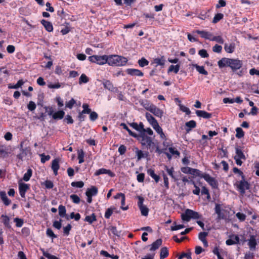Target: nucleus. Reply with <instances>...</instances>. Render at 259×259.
Listing matches in <instances>:
<instances>
[{"label":"nucleus","instance_id":"4c0bfd02","mask_svg":"<svg viewBox=\"0 0 259 259\" xmlns=\"http://www.w3.org/2000/svg\"><path fill=\"white\" fill-rule=\"evenodd\" d=\"M32 169L31 168L28 169L27 172L24 174L23 176V180L25 182L28 181L30 180L31 177L32 176Z\"/></svg>","mask_w":259,"mask_h":259},{"label":"nucleus","instance_id":"ea45409f","mask_svg":"<svg viewBox=\"0 0 259 259\" xmlns=\"http://www.w3.org/2000/svg\"><path fill=\"white\" fill-rule=\"evenodd\" d=\"M78 159L79 163H82L84 162V152L82 149L78 150Z\"/></svg>","mask_w":259,"mask_h":259},{"label":"nucleus","instance_id":"e2e57ef3","mask_svg":"<svg viewBox=\"0 0 259 259\" xmlns=\"http://www.w3.org/2000/svg\"><path fill=\"white\" fill-rule=\"evenodd\" d=\"M75 103V100L73 99H71L70 101L66 103V107L71 109Z\"/></svg>","mask_w":259,"mask_h":259},{"label":"nucleus","instance_id":"72a5a7b5","mask_svg":"<svg viewBox=\"0 0 259 259\" xmlns=\"http://www.w3.org/2000/svg\"><path fill=\"white\" fill-rule=\"evenodd\" d=\"M140 104L147 110H150L153 104H150L147 100H141L139 101Z\"/></svg>","mask_w":259,"mask_h":259},{"label":"nucleus","instance_id":"052dcab7","mask_svg":"<svg viewBox=\"0 0 259 259\" xmlns=\"http://www.w3.org/2000/svg\"><path fill=\"white\" fill-rule=\"evenodd\" d=\"M174 226H172L170 227V230L171 231H176L179 230L180 229L184 228L185 227V226L184 225H176V223L175 222L174 223Z\"/></svg>","mask_w":259,"mask_h":259},{"label":"nucleus","instance_id":"f257e3e1","mask_svg":"<svg viewBox=\"0 0 259 259\" xmlns=\"http://www.w3.org/2000/svg\"><path fill=\"white\" fill-rule=\"evenodd\" d=\"M218 65L220 68L230 67L235 72L241 68L243 63L241 60L238 59L223 58L218 62Z\"/></svg>","mask_w":259,"mask_h":259},{"label":"nucleus","instance_id":"1a4fd4ad","mask_svg":"<svg viewBox=\"0 0 259 259\" xmlns=\"http://www.w3.org/2000/svg\"><path fill=\"white\" fill-rule=\"evenodd\" d=\"M31 155V148L29 146L25 147L24 149L20 150V153L17 155L16 157L20 160H23V158L27 156Z\"/></svg>","mask_w":259,"mask_h":259},{"label":"nucleus","instance_id":"f3484780","mask_svg":"<svg viewBox=\"0 0 259 259\" xmlns=\"http://www.w3.org/2000/svg\"><path fill=\"white\" fill-rule=\"evenodd\" d=\"M196 32L197 34H200L201 37L211 40V38H212V34L210 32L199 30H197L196 31Z\"/></svg>","mask_w":259,"mask_h":259},{"label":"nucleus","instance_id":"7c9ffc66","mask_svg":"<svg viewBox=\"0 0 259 259\" xmlns=\"http://www.w3.org/2000/svg\"><path fill=\"white\" fill-rule=\"evenodd\" d=\"M186 126H187L188 128H186V132L187 133H189L192 128H195L196 126V123L194 120H190L188 122H187L185 123Z\"/></svg>","mask_w":259,"mask_h":259},{"label":"nucleus","instance_id":"dca6fc26","mask_svg":"<svg viewBox=\"0 0 259 259\" xmlns=\"http://www.w3.org/2000/svg\"><path fill=\"white\" fill-rule=\"evenodd\" d=\"M149 111L158 117H161L163 114V112L154 105L152 106Z\"/></svg>","mask_w":259,"mask_h":259},{"label":"nucleus","instance_id":"13d9d810","mask_svg":"<svg viewBox=\"0 0 259 259\" xmlns=\"http://www.w3.org/2000/svg\"><path fill=\"white\" fill-rule=\"evenodd\" d=\"M72 228V226L70 224H68L66 227H63V233L66 236H68L69 234V232Z\"/></svg>","mask_w":259,"mask_h":259},{"label":"nucleus","instance_id":"603ef678","mask_svg":"<svg viewBox=\"0 0 259 259\" xmlns=\"http://www.w3.org/2000/svg\"><path fill=\"white\" fill-rule=\"evenodd\" d=\"M83 110L81 111V113L89 114L91 112V109L89 108V106L87 103H84L82 105Z\"/></svg>","mask_w":259,"mask_h":259},{"label":"nucleus","instance_id":"f8f14e48","mask_svg":"<svg viewBox=\"0 0 259 259\" xmlns=\"http://www.w3.org/2000/svg\"><path fill=\"white\" fill-rule=\"evenodd\" d=\"M215 213L217 214V220H221L225 219L224 213L222 212V207L220 204L215 203L214 208Z\"/></svg>","mask_w":259,"mask_h":259},{"label":"nucleus","instance_id":"de8ad7c7","mask_svg":"<svg viewBox=\"0 0 259 259\" xmlns=\"http://www.w3.org/2000/svg\"><path fill=\"white\" fill-rule=\"evenodd\" d=\"M138 63L139 66L142 67L146 66L149 64V61L144 57L139 60Z\"/></svg>","mask_w":259,"mask_h":259},{"label":"nucleus","instance_id":"bf43d9fd","mask_svg":"<svg viewBox=\"0 0 259 259\" xmlns=\"http://www.w3.org/2000/svg\"><path fill=\"white\" fill-rule=\"evenodd\" d=\"M70 218L71 219H74L75 221H78L80 219V215L79 213H74V212H72L70 214Z\"/></svg>","mask_w":259,"mask_h":259},{"label":"nucleus","instance_id":"0e129e2a","mask_svg":"<svg viewBox=\"0 0 259 259\" xmlns=\"http://www.w3.org/2000/svg\"><path fill=\"white\" fill-rule=\"evenodd\" d=\"M46 234L48 236L51 237L52 239L57 237V236L54 233L52 230L50 228L47 229Z\"/></svg>","mask_w":259,"mask_h":259},{"label":"nucleus","instance_id":"b1692460","mask_svg":"<svg viewBox=\"0 0 259 259\" xmlns=\"http://www.w3.org/2000/svg\"><path fill=\"white\" fill-rule=\"evenodd\" d=\"M235 49V44L234 42L231 44L226 43L224 46V49L225 51L228 53H232L234 52Z\"/></svg>","mask_w":259,"mask_h":259},{"label":"nucleus","instance_id":"79ce46f5","mask_svg":"<svg viewBox=\"0 0 259 259\" xmlns=\"http://www.w3.org/2000/svg\"><path fill=\"white\" fill-rule=\"evenodd\" d=\"M191 175L198 176L202 178V176L204 175L205 174L202 173L199 169L191 168Z\"/></svg>","mask_w":259,"mask_h":259},{"label":"nucleus","instance_id":"680f3d73","mask_svg":"<svg viewBox=\"0 0 259 259\" xmlns=\"http://www.w3.org/2000/svg\"><path fill=\"white\" fill-rule=\"evenodd\" d=\"M198 54L202 57V58H207L209 56L208 54L207 53V51L205 49H201L199 50L198 52Z\"/></svg>","mask_w":259,"mask_h":259},{"label":"nucleus","instance_id":"6ab92c4d","mask_svg":"<svg viewBox=\"0 0 259 259\" xmlns=\"http://www.w3.org/2000/svg\"><path fill=\"white\" fill-rule=\"evenodd\" d=\"M162 240L161 239H158L151 245L150 248L151 251H155L162 245Z\"/></svg>","mask_w":259,"mask_h":259},{"label":"nucleus","instance_id":"2eb2a0df","mask_svg":"<svg viewBox=\"0 0 259 259\" xmlns=\"http://www.w3.org/2000/svg\"><path fill=\"white\" fill-rule=\"evenodd\" d=\"M126 72L131 76H143V73L139 69L128 68L126 70Z\"/></svg>","mask_w":259,"mask_h":259},{"label":"nucleus","instance_id":"58836bf2","mask_svg":"<svg viewBox=\"0 0 259 259\" xmlns=\"http://www.w3.org/2000/svg\"><path fill=\"white\" fill-rule=\"evenodd\" d=\"M1 217L3 219V223L5 227L10 228L11 226L10 224V218L6 215H2Z\"/></svg>","mask_w":259,"mask_h":259},{"label":"nucleus","instance_id":"4d7b16f0","mask_svg":"<svg viewBox=\"0 0 259 259\" xmlns=\"http://www.w3.org/2000/svg\"><path fill=\"white\" fill-rule=\"evenodd\" d=\"M14 221L16 223L17 227H21L24 223V221L22 219L18 218H15Z\"/></svg>","mask_w":259,"mask_h":259},{"label":"nucleus","instance_id":"0eeeda50","mask_svg":"<svg viewBox=\"0 0 259 259\" xmlns=\"http://www.w3.org/2000/svg\"><path fill=\"white\" fill-rule=\"evenodd\" d=\"M137 198L138 199L137 205L141 211V214L143 216H147L148 215L149 209L143 204L144 199L142 196H137Z\"/></svg>","mask_w":259,"mask_h":259},{"label":"nucleus","instance_id":"774afa93","mask_svg":"<svg viewBox=\"0 0 259 259\" xmlns=\"http://www.w3.org/2000/svg\"><path fill=\"white\" fill-rule=\"evenodd\" d=\"M89 114H90V118L91 121H95L98 117V114L95 111H91Z\"/></svg>","mask_w":259,"mask_h":259},{"label":"nucleus","instance_id":"20e7f679","mask_svg":"<svg viewBox=\"0 0 259 259\" xmlns=\"http://www.w3.org/2000/svg\"><path fill=\"white\" fill-rule=\"evenodd\" d=\"M182 219L186 222H189L191 219H201L202 215L198 212L190 209H187L185 212L181 215Z\"/></svg>","mask_w":259,"mask_h":259},{"label":"nucleus","instance_id":"bb28decb","mask_svg":"<svg viewBox=\"0 0 259 259\" xmlns=\"http://www.w3.org/2000/svg\"><path fill=\"white\" fill-rule=\"evenodd\" d=\"M0 197L5 205L8 206L11 203V200L7 197L5 191H1L0 192Z\"/></svg>","mask_w":259,"mask_h":259},{"label":"nucleus","instance_id":"6e6d98bb","mask_svg":"<svg viewBox=\"0 0 259 259\" xmlns=\"http://www.w3.org/2000/svg\"><path fill=\"white\" fill-rule=\"evenodd\" d=\"M70 197L73 202L75 204H78L80 201L79 197L77 195L72 194L70 196Z\"/></svg>","mask_w":259,"mask_h":259},{"label":"nucleus","instance_id":"f03ea898","mask_svg":"<svg viewBox=\"0 0 259 259\" xmlns=\"http://www.w3.org/2000/svg\"><path fill=\"white\" fill-rule=\"evenodd\" d=\"M127 62L126 58L117 55H111L108 56L107 63L112 66H123Z\"/></svg>","mask_w":259,"mask_h":259},{"label":"nucleus","instance_id":"39448f33","mask_svg":"<svg viewBox=\"0 0 259 259\" xmlns=\"http://www.w3.org/2000/svg\"><path fill=\"white\" fill-rule=\"evenodd\" d=\"M234 186L242 196L245 193L246 190L250 189V184L247 181H246L245 178L241 179L240 181H236L234 184Z\"/></svg>","mask_w":259,"mask_h":259},{"label":"nucleus","instance_id":"c85d7f7f","mask_svg":"<svg viewBox=\"0 0 259 259\" xmlns=\"http://www.w3.org/2000/svg\"><path fill=\"white\" fill-rule=\"evenodd\" d=\"M193 66L196 68V70L200 73L204 75H208V72L205 70L204 67L203 66H199L197 64L193 65Z\"/></svg>","mask_w":259,"mask_h":259},{"label":"nucleus","instance_id":"e433bc0d","mask_svg":"<svg viewBox=\"0 0 259 259\" xmlns=\"http://www.w3.org/2000/svg\"><path fill=\"white\" fill-rule=\"evenodd\" d=\"M165 170L167 171V174L176 181L178 180L177 178V176L176 175L174 174V168L171 167L170 168H168L167 166H165Z\"/></svg>","mask_w":259,"mask_h":259},{"label":"nucleus","instance_id":"cd10ccee","mask_svg":"<svg viewBox=\"0 0 259 259\" xmlns=\"http://www.w3.org/2000/svg\"><path fill=\"white\" fill-rule=\"evenodd\" d=\"M145 116L149 123L152 126L156 124L157 123H158L157 121L155 119V118L153 117V116L150 113L146 112L145 114Z\"/></svg>","mask_w":259,"mask_h":259},{"label":"nucleus","instance_id":"7ed1b4c3","mask_svg":"<svg viewBox=\"0 0 259 259\" xmlns=\"http://www.w3.org/2000/svg\"><path fill=\"white\" fill-rule=\"evenodd\" d=\"M136 138L140 142V143L143 146H145L147 149H149L150 152L153 151L155 144L151 137H148L146 134L143 132L137 135Z\"/></svg>","mask_w":259,"mask_h":259},{"label":"nucleus","instance_id":"aec40b11","mask_svg":"<svg viewBox=\"0 0 259 259\" xmlns=\"http://www.w3.org/2000/svg\"><path fill=\"white\" fill-rule=\"evenodd\" d=\"M52 169L53 170L54 174L55 176L58 174V170L59 169L60 165L59 164V160L58 159H55L53 160L52 163Z\"/></svg>","mask_w":259,"mask_h":259},{"label":"nucleus","instance_id":"2f4dec72","mask_svg":"<svg viewBox=\"0 0 259 259\" xmlns=\"http://www.w3.org/2000/svg\"><path fill=\"white\" fill-rule=\"evenodd\" d=\"M8 156L7 147L4 145H0V158H5Z\"/></svg>","mask_w":259,"mask_h":259},{"label":"nucleus","instance_id":"f704fd0d","mask_svg":"<svg viewBox=\"0 0 259 259\" xmlns=\"http://www.w3.org/2000/svg\"><path fill=\"white\" fill-rule=\"evenodd\" d=\"M65 112L63 110L58 111L53 114V118L54 119H61L63 118Z\"/></svg>","mask_w":259,"mask_h":259},{"label":"nucleus","instance_id":"864d4df0","mask_svg":"<svg viewBox=\"0 0 259 259\" xmlns=\"http://www.w3.org/2000/svg\"><path fill=\"white\" fill-rule=\"evenodd\" d=\"M71 185L74 187L82 188L84 186V183L82 181L73 182Z\"/></svg>","mask_w":259,"mask_h":259},{"label":"nucleus","instance_id":"393cba45","mask_svg":"<svg viewBox=\"0 0 259 259\" xmlns=\"http://www.w3.org/2000/svg\"><path fill=\"white\" fill-rule=\"evenodd\" d=\"M41 23L48 32H52L53 30V27L51 22L42 19Z\"/></svg>","mask_w":259,"mask_h":259},{"label":"nucleus","instance_id":"473e14b6","mask_svg":"<svg viewBox=\"0 0 259 259\" xmlns=\"http://www.w3.org/2000/svg\"><path fill=\"white\" fill-rule=\"evenodd\" d=\"M168 255V250L166 247H163L160 251V258L164 259Z\"/></svg>","mask_w":259,"mask_h":259},{"label":"nucleus","instance_id":"4be33fe9","mask_svg":"<svg viewBox=\"0 0 259 259\" xmlns=\"http://www.w3.org/2000/svg\"><path fill=\"white\" fill-rule=\"evenodd\" d=\"M212 252L217 256L218 259H224L223 256L225 254V251L222 249H219L218 247H215Z\"/></svg>","mask_w":259,"mask_h":259},{"label":"nucleus","instance_id":"ddd939ff","mask_svg":"<svg viewBox=\"0 0 259 259\" xmlns=\"http://www.w3.org/2000/svg\"><path fill=\"white\" fill-rule=\"evenodd\" d=\"M102 174H107L110 177H114L115 176V174L111 171L110 170L104 168H102L97 170L95 173V175L96 176H98Z\"/></svg>","mask_w":259,"mask_h":259},{"label":"nucleus","instance_id":"412c9836","mask_svg":"<svg viewBox=\"0 0 259 259\" xmlns=\"http://www.w3.org/2000/svg\"><path fill=\"white\" fill-rule=\"evenodd\" d=\"M103 84L104 87V88L111 91H114L115 89L116 91L117 89L114 87L112 83L108 80H104L103 81Z\"/></svg>","mask_w":259,"mask_h":259},{"label":"nucleus","instance_id":"3c124183","mask_svg":"<svg viewBox=\"0 0 259 259\" xmlns=\"http://www.w3.org/2000/svg\"><path fill=\"white\" fill-rule=\"evenodd\" d=\"M223 17H224V15L222 13L217 14L214 16V17L213 19L212 23H218L219 21H220L221 19H223Z\"/></svg>","mask_w":259,"mask_h":259},{"label":"nucleus","instance_id":"c756f323","mask_svg":"<svg viewBox=\"0 0 259 259\" xmlns=\"http://www.w3.org/2000/svg\"><path fill=\"white\" fill-rule=\"evenodd\" d=\"M58 210H59V214L61 217H62V218L66 217L67 220L69 219V218L66 217V208L64 206H63L62 205H59V207H58Z\"/></svg>","mask_w":259,"mask_h":259},{"label":"nucleus","instance_id":"9b49d317","mask_svg":"<svg viewBox=\"0 0 259 259\" xmlns=\"http://www.w3.org/2000/svg\"><path fill=\"white\" fill-rule=\"evenodd\" d=\"M257 244V243L256 240V236L253 235H250V238L248 240V245L250 250L252 251L255 250Z\"/></svg>","mask_w":259,"mask_h":259},{"label":"nucleus","instance_id":"a19ab883","mask_svg":"<svg viewBox=\"0 0 259 259\" xmlns=\"http://www.w3.org/2000/svg\"><path fill=\"white\" fill-rule=\"evenodd\" d=\"M120 126H122L124 129L126 130L129 135L134 138L137 137V134L133 132L128 127V126L124 123H122L120 124Z\"/></svg>","mask_w":259,"mask_h":259},{"label":"nucleus","instance_id":"8fccbe9b","mask_svg":"<svg viewBox=\"0 0 259 259\" xmlns=\"http://www.w3.org/2000/svg\"><path fill=\"white\" fill-rule=\"evenodd\" d=\"M89 81V78L84 74H82L79 79V83H85Z\"/></svg>","mask_w":259,"mask_h":259},{"label":"nucleus","instance_id":"338daca9","mask_svg":"<svg viewBox=\"0 0 259 259\" xmlns=\"http://www.w3.org/2000/svg\"><path fill=\"white\" fill-rule=\"evenodd\" d=\"M236 216L241 222L244 221L246 219V215L245 214H244L243 213H241L240 212H237L236 214Z\"/></svg>","mask_w":259,"mask_h":259},{"label":"nucleus","instance_id":"09e8293b","mask_svg":"<svg viewBox=\"0 0 259 259\" xmlns=\"http://www.w3.org/2000/svg\"><path fill=\"white\" fill-rule=\"evenodd\" d=\"M236 137L239 139L242 138L244 136V133L241 127H237L236 129Z\"/></svg>","mask_w":259,"mask_h":259},{"label":"nucleus","instance_id":"37998d69","mask_svg":"<svg viewBox=\"0 0 259 259\" xmlns=\"http://www.w3.org/2000/svg\"><path fill=\"white\" fill-rule=\"evenodd\" d=\"M115 209V207H111L110 208H107L105 213V217L106 219H109Z\"/></svg>","mask_w":259,"mask_h":259},{"label":"nucleus","instance_id":"5701e85b","mask_svg":"<svg viewBox=\"0 0 259 259\" xmlns=\"http://www.w3.org/2000/svg\"><path fill=\"white\" fill-rule=\"evenodd\" d=\"M235 153L236 155L234 157L236 158L237 157L238 158H241L243 160L246 159V157L240 147L238 146L235 147Z\"/></svg>","mask_w":259,"mask_h":259},{"label":"nucleus","instance_id":"a18cd8bd","mask_svg":"<svg viewBox=\"0 0 259 259\" xmlns=\"http://www.w3.org/2000/svg\"><path fill=\"white\" fill-rule=\"evenodd\" d=\"M24 83V81L23 80L20 79L18 81L17 83L16 84H15L14 85H12L11 84H9L8 85V88L9 89H18L20 87H21Z\"/></svg>","mask_w":259,"mask_h":259},{"label":"nucleus","instance_id":"c9c22d12","mask_svg":"<svg viewBox=\"0 0 259 259\" xmlns=\"http://www.w3.org/2000/svg\"><path fill=\"white\" fill-rule=\"evenodd\" d=\"M85 222H88L89 224H91L94 222L97 221L96 216L95 213H92L91 215H87L84 220Z\"/></svg>","mask_w":259,"mask_h":259},{"label":"nucleus","instance_id":"a211bd4d","mask_svg":"<svg viewBox=\"0 0 259 259\" xmlns=\"http://www.w3.org/2000/svg\"><path fill=\"white\" fill-rule=\"evenodd\" d=\"M196 115L200 117H202L205 119H209L211 117V114L208 113L203 110H196Z\"/></svg>","mask_w":259,"mask_h":259},{"label":"nucleus","instance_id":"69168bd1","mask_svg":"<svg viewBox=\"0 0 259 259\" xmlns=\"http://www.w3.org/2000/svg\"><path fill=\"white\" fill-rule=\"evenodd\" d=\"M27 108L31 111H34L36 108L35 103L32 101H30L27 105Z\"/></svg>","mask_w":259,"mask_h":259},{"label":"nucleus","instance_id":"a878e982","mask_svg":"<svg viewBox=\"0 0 259 259\" xmlns=\"http://www.w3.org/2000/svg\"><path fill=\"white\" fill-rule=\"evenodd\" d=\"M98 193V188L95 186H92L90 188H88L85 192L86 195H90L91 196H95Z\"/></svg>","mask_w":259,"mask_h":259},{"label":"nucleus","instance_id":"4468645a","mask_svg":"<svg viewBox=\"0 0 259 259\" xmlns=\"http://www.w3.org/2000/svg\"><path fill=\"white\" fill-rule=\"evenodd\" d=\"M165 58L164 56H162L159 58H156L154 59L152 64H154L156 67L157 66H160L161 67H163L165 63Z\"/></svg>","mask_w":259,"mask_h":259},{"label":"nucleus","instance_id":"5fc2aeb1","mask_svg":"<svg viewBox=\"0 0 259 259\" xmlns=\"http://www.w3.org/2000/svg\"><path fill=\"white\" fill-rule=\"evenodd\" d=\"M211 40L215 41L221 44H223L224 43V39L221 36H214L212 35V38H211Z\"/></svg>","mask_w":259,"mask_h":259},{"label":"nucleus","instance_id":"9d476101","mask_svg":"<svg viewBox=\"0 0 259 259\" xmlns=\"http://www.w3.org/2000/svg\"><path fill=\"white\" fill-rule=\"evenodd\" d=\"M29 189V185L24 183H19V191L20 196L22 198H25L26 191Z\"/></svg>","mask_w":259,"mask_h":259},{"label":"nucleus","instance_id":"6e6552de","mask_svg":"<svg viewBox=\"0 0 259 259\" xmlns=\"http://www.w3.org/2000/svg\"><path fill=\"white\" fill-rule=\"evenodd\" d=\"M202 178H203L213 188H218V183L217 181L209 174H205L204 175L202 176Z\"/></svg>","mask_w":259,"mask_h":259},{"label":"nucleus","instance_id":"423d86ee","mask_svg":"<svg viewBox=\"0 0 259 259\" xmlns=\"http://www.w3.org/2000/svg\"><path fill=\"white\" fill-rule=\"evenodd\" d=\"M89 60L92 63H95L100 65H102L107 63L108 55H93L89 57Z\"/></svg>","mask_w":259,"mask_h":259},{"label":"nucleus","instance_id":"49530a36","mask_svg":"<svg viewBox=\"0 0 259 259\" xmlns=\"http://www.w3.org/2000/svg\"><path fill=\"white\" fill-rule=\"evenodd\" d=\"M184 257H187V259H192L191 257V252L190 249L188 250V252H182L181 255L178 257V259H182Z\"/></svg>","mask_w":259,"mask_h":259},{"label":"nucleus","instance_id":"c03bdc74","mask_svg":"<svg viewBox=\"0 0 259 259\" xmlns=\"http://www.w3.org/2000/svg\"><path fill=\"white\" fill-rule=\"evenodd\" d=\"M180 66L179 64L176 65H171L168 69V72H174L175 73H177L180 69Z\"/></svg>","mask_w":259,"mask_h":259}]
</instances>
